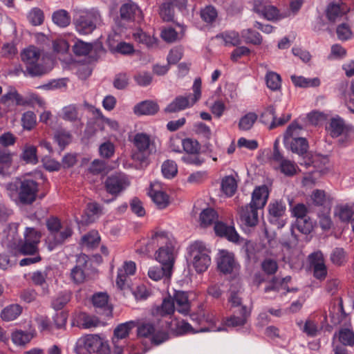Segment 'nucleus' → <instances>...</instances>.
Returning <instances> with one entry per match:
<instances>
[{
    "label": "nucleus",
    "instance_id": "30",
    "mask_svg": "<svg viewBox=\"0 0 354 354\" xmlns=\"http://www.w3.org/2000/svg\"><path fill=\"white\" fill-rule=\"evenodd\" d=\"M284 143L290 145L292 152L299 156L305 154L309 148L308 140L303 137L293 138V139Z\"/></svg>",
    "mask_w": 354,
    "mask_h": 354
},
{
    "label": "nucleus",
    "instance_id": "58",
    "mask_svg": "<svg viewBox=\"0 0 354 354\" xmlns=\"http://www.w3.org/2000/svg\"><path fill=\"white\" fill-rule=\"evenodd\" d=\"M183 150L186 152L185 154L194 153L199 152L201 145L196 140L192 138H185L180 141Z\"/></svg>",
    "mask_w": 354,
    "mask_h": 354
},
{
    "label": "nucleus",
    "instance_id": "45",
    "mask_svg": "<svg viewBox=\"0 0 354 354\" xmlns=\"http://www.w3.org/2000/svg\"><path fill=\"white\" fill-rule=\"evenodd\" d=\"M62 119L71 122H80L78 108L75 104H70L62 109Z\"/></svg>",
    "mask_w": 354,
    "mask_h": 354
},
{
    "label": "nucleus",
    "instance_id": "3",
    "mask_svg": "<svg viewBox=\"0 0 354 354\" xmlns=\"http://www.w3.org/2000/svg\"><path fill=\"white\" fill-rule=\"evenodd\" d=\"M21 58L27 73L30 77L42 76L50 71V68L45 64L44 59L41 57L39 49L33 46L23 50Z\"/></svg>",
    "mask_w": 354,
    "mask_h": 354
},
{
    "label": "nucleus",
    "instance_id": "17",
    "mask_svg": "<svg viewBox=\"0 0 354 354\" xmlns=\"http://www.w3.org/2000/svg\"><path fill=\"white\" fill-rule=\"evenodd\" d=\"M327 129L333 138H337L342 134L348 136L353 132V127L351 125L345 124L344 120L339 116L330 119Z\"/></svg>",
    "mask_w": 354,
    "mask_h": 354
},
{
    "label": "nucleus",
    "instance_id": "15",
    "mask_svg": "<svg viewBox=\"0 0 354 354\" xmlns=\"http://www.w3.org/2000/svg\"><path fill=\"white\" fill-rule=\"evenodd\" d=\"M73 234V230L69 226H64L52 234L48 236L46 243L50 251L62 245Z\"/></svg>",
    "mask_w": 354,
    "mask_h": 354
},
{
    "label": "nucleus",
    "instance_id": "52",
    "mask_svg": "<svg viewBox=\"0 0 354 354\" xmlns=\"http://www.w3.org/2000/svg\"><path fill=\"white\" fill-rule=\"evenodd\" d=\"M172 273L173 271L171 270L169 274H168L167 272H166L165 266H153L151 267L149 269L148 276L151 279L157 281L160 280L163 277H165L167 279H170L172 275Z\"/></svg>",
    "mask_w": 354,
    "mask_h": 354
},
{
    "label": "nucleus",
    "instance_id": "5",
    "mask_svg": "<svg viewBox=\"0 0 354 354\" xmlns=\"http://www.w3.org/2000/svg\"><path fill=\"white\" fill-rule=\"evenodd\" d=\"M201 79L196 78L192 86L193 93H189L185 96H177L165 108V112L176 113L192 107L201 97Z\"/></svg>",
    "mask_w": 354,
    "mask_h": 354
},
{
    "label": "nucleus",
    "instance_id": "11",
    "mask_svg": "<svg viewBox=\"0 0 354 354\" xmlns=\"http://www.w3.org/2000/svg\"><path fill=\"white\" fill-rule=\"evenodd\" d=\"M217 268L223 274H236L240 268L232 252L227 250H220L217 257Z\"/></svg>",
    "mask_w": 354,
    "mask_h": 354
},
{
    "label": "nucleus",
    "instance_id": "38",
    "mask_svg": "<svg viewBox=\"0 0 354 354\" xmlns=\"http://www.w3.org/2000/svg\"><path fill=\"white\" fill-rule=\"evenodd\" d=\"M292 82L295 86L301 88L317 87L320 85V80L318 77L306 78L303 76L292 75Z\"/></svg>",
    "mask_w": 354,
    "mask_h": 354
},
{
    "label": "nucleus",
    "instance_id": "7",
    "mask_svg": "<svg viewBox=\"0 0 354 354\" xmlns=\"http://www.w3.org/2000/svg\"><path fill=\"white\" fill-rule=\"evenodd\" d=\"M209 253L210 250L201 241H196L190 246V254L193 257V266L197 272H205L210 266Z\"/></svg>",
    "mask_w": 354,
    "mask_h": 354
},
{
    "label": "nucleus",
    "instance_id": "16",
    "mask_svg": "<svg viewBox=\"0 0 354 354\" xmlns=\"http://www.w3.org/2000/svg\"><path fill=\"white\" fill-rule=\"evenodd\" d=\"M308 258L313 268L314 277L319 280L324 279L327 275V268L324 262L322 252L321 251L314 252L309 255Z\"/></svg>",
    "mask_w": 354,
    "mask_h": 354
},
{
    "label": "nucleus",
    "instance_id": "43",
    "mask_svg": "<svg viewBox=\"0 0 354 354\" xmlns=\"http://www.w3.org/2000/svg\"><path fill=\"white\" fill-rule=\"evenodd\" d=\"M237 189V182L234 176H225L221 181V189L227 196L234 194Z\"/></svg>",
    "mask_w": 354,
    "mask_h": 354
},
{
    "label": "nucleus",
    "instance_id": "60",
    "mask_svg": "<svg viewBox=\"0 0 354 354\" xmlns=\"http://www.w3.org/2000/svg\"><path fill=\"white\" fill-rule=\"evenodd\" d=\"M330 261L336 266H342L346 262V254L342 248H335L330 254Z\"/></svg>",
    "mask_w": 354,
    "mask_h": 354
},
{
    "label": "nucleus",
    "instance_id": "32",
    "mask_svg": "<svg viewBox=\"0 0 354 354\" xmlns=\"http://www.w3.org/2000/svg\"><path fill=\"white\" fill-rule=\"evenodd\" d=\"M218 215L216 210L212 207L203 209L199 216L200 225L203 227H207L218 222Z\"/></svg>",
    "mask_w": 354,
    "mask_h": 354
},
{
    "label": "nucleus",
    "instance_id": "6",
    "mask_svg": "<svg viewBox=\"0 0 354 354\" xmlns=\"http://www.w3.org/2000/svg\"><path fill=\"white\" fill-rule=\"evenodd\" d=\"M136 326L133 321L119 324L113 331L112 343L113 354H140L138 352H130L128 347L124 346V339L129 336L130 331Z\"/></svg>",
    "mask_w": 354,
    "mask_h": 354
},
{
    "label": "nucleus",
    "instance_id": "62",
    "mask_svg": "<svg viewBox=\"0 0 354 354\" xmlns=\"http://www.w3.org/2000/svg\"><path fill=\"white\" fill-rule=\"evenodd\" d=\"M295 225L297 229L304 234H310L313 228V221L308 216L297 219Z\"/></svg>",
    "mask_w": 354,
    "mask_h": 354
},
{
    "label": "nucleus",
    "instance_id": "13",
    "mask_svg": "<svg viewBox=\"0 0 354 354\" xmlns=\"http://www.w3.org/2000/svg\"><path fill=\"white\" fill-rule=\"evenodd\" d=\"M120 17L126 22H140L143 19L140 7L131 1L123 3L120 8Z\"/></svg>",
    "mask_w": 354,
    "mask_h": 354
},
{
    "label": "nucleus",
    "instance_id": "48",
    "mask_svg": "<svg viewBox=\"0 0 354 354\" xmlns=\"http://www.w3.org/2000/svg\"><path fill=\"white\" fill-rule=\"evenodd\" d=\"M15 249L17 252L23 255H33L38 251V247H36L24 239H20L15 245Z\"/></svg>",
    "mask_w": 354,
    "mask_h": 354
},
{
    "label": "nucleus",
    "instance_id": "59",
    "mask_svg": "<svg viewBox=\"0 0 354 354\" xmlns=\"http://www.w3.org/2000/svg\"><path fill=\"white\" fill-rule=\"evenodd\" d=\"M218 12L212 6H207L201 11V17L207 24H212L216 19Z\"/></svg>",
    "mask_w": 354,
    "mask_h": 354
},
{
    "label": "nucleus",
    "instance_id": "35",
    "mask_svg": "<svg viewBox=\"0 0 354 354\" xmlns=\"http://www.w3.org/2000/svg\"><path fill=\"white\" fill-rule=\"evenodd\" d=\"M175 310H176V307L175 306L174 301L171 297H169L165 298L162 304L156 308L154 314L164 317L172 315Z\"/></svg>",
    "mask_w": 354,
    "mask_h": 354
},
{
    "label": "nucleus",
    "instance_id": "8",
    "mask_svg": "<svg viewBox=\"0 0 354 354\" xmlns=\"http://www.w3.org/2000/svg\"><path fill=\"white\" fill-rule=\"evenodd\" d=\"M268 209L269 223L277 229L283 227L288 219L286 203L283 200L272 201L269 203Z\"/></svg>",
    "mask_w": 354,
    "mask_h": 354
},
{
    "label": "nucleus",
    "instance_id": "61",
    "mask_svg": "<svg viewBox=\"0 0 354 354\" xmlns=\"http://www.w3.org/2000/svg\"><path fill=\"white\" fill-rule=\"evenodd\" d=\"M55 142L61 150H63L71 141V134L64 130L58 131L54 136Z\"/></svg>",
    "mask_w": 354,
    "mask_h": 354
},
{
    "label": "nucleus",
    "instance_id": "51",
    "mask_svg": "<svg viewBox=\"0 0 354 354\" xmlns=\"http://www.w3.org/2000/svg\"><path fill=\"white\" fill-rule=\"evenodd\" d=\"M21 158L26 162L32 165H36L38 162L37 155V147L31 145L24 146Z\"/></svg>",
    "mask_w": 354,
    "mask_h": 354
},
{
    "label": "nucleus",
    "instance_id": "4",
    "mask_svg": "<svg viewBox=\"0 0 354 354\" xmlns=\"http://www.w3.org/2000/svg\"><path fill=\"white\" fill-rule=\"evenodd\" d=\"M76 354H111L106 341L96 334H89L78 339L75 348Z\"/></svg>",
    "mask_w": 354,
    "mask_h": 354
},
{
    "label": "nucleus",
    "instance_id": "28",
    "mask_svg": "<svg viewBox=\"0 0 354 354\" xmlns=\"http://www.w3.org/2000/svg\"><path fill=\"white\" fill-rule=\"evenodd\" d=\"M159 110L157 103L145 100L136 104L133 108V111L136 115H154Z\"/></svg>",
    "mask_w": 354,
    "mask_h": 354
},
{
    "label": "nucleus",
    "instance_id": "56",
    "mask_svg": "<svg viewBox=\"0 0 354 354\" xmlns=\"http://www.w3.org/2000/svg\"><path fill=\"white\" fill-rule=\"evenodd\" d=\"M338 339L343 346H353L354 345V333L348 328H342L339 331Z\"/></svg>",
    "mask_w": 354,
    "mask_h": 354
},
{
    "label": "nucleus",
    "instance_id": "53",
    "mask_svg": "<svg viewBox=\"0 0 354 354\" xmlns=\"http://www.w3.org/2000/svg\"><path fill=\"white\" fill-rule=\"evenodd\" d=\"M71 300V294L68 292L64 291L59 292L56 297H55L52 302V307L59 310L62 309Z\"/></svg>",
    "mask_w": 354,
    "mask_h": 354
},
{
    "label": "nucleus",
    "instance_id": "33",
    "mask_svg": "<svg viewBox=\"0 0 354 354\" xmlns=\"http://www.w3.org/2000/svg\"><path fill=\"white\" fill-rule=\"evenodd\" d=\"M241 33L235 30H226L216 35V38L222 39L225 46H238L241 44Z\"/></svg>",
    "mask_w": 354,
    "mask_h": 354
},
{
    "label": "nucleus",
    "instance_id": "2",
    "mask_svg": "<svg viewBox=\"0 0 354 354\" xmlns=\"http://www.w3.org/2000/svg\"><path fill=\"white\" fill-rule=\"evenodd\" d=\"M7 189L17 193L18 199L24 205L33 203L39 192V183L28 177L17 178L8 183Z\"/></svg>",
    "mask_w": 354,
    "mask_h": 354
},
{
    "label": "nucleus",
    "instance_id": "18",
    "mask_svg": "<svg viewBox=\"0 0 354 354\" xmlns=\"http://www.w3.org/2000/svg\"><path fill=\"white\" fill-rule=\"evenodd\" d=\"M250 313L248 310L245 306H242L233 312V315L226 317L223 320V324L225 326L236 327L243 326L245 324L248 317Z\"/></svg>",
    "mask_w": 354,
    "mask_h": 354
},
{
    "label": "nucleus",
    "instance_id": "64",
    "mask_svg": "<svg viewBox=\"0 0 354 354\" xmlns=\"http://www.w3.org/2000/svg\"><path fill=\"white\" fill-rule=\"evenodd\" d=\"M93 49V45L90 43L84 42L78 40L73 46V53L78 56L86 55Z\"/></svg>",
    "mask_w": 354,
    "mask_h": 354
},
{
    "label": "nucleus",
    "instance_id": "23",
    "mask_svg": "<svg viewBox=\"0 0 354 354\" xmlns=\"http://www.w3.org/2000/svg\"><path fill=\"white\" fill-rule=\"evenodd\" d=\"M311 199L314 205L321 207L322 212L330 213L332 207V198L324 190L315 189L313 192Z\"/></svg>",
    "mask_w": 354,
    "mask_h": 354
},
{
    "label": "nucleus",
    "instance_id": "34",
    "mask_svg": "<svg viewBox=\"0 0 354 354\" xmlns=\"http://www.w3.org/2000/svg\"><path fill=\"white\" fill-rule=\"evenodd\" d=\"M22 307L17 304H13L5 307L1 313V317L5 322L16 319L22 313Z\"/></svg>",
    "mask_w": 354,
    "mask_h": 354
},
{
    "label": "nucleus",
    "instance_id": "9",
    "mask_svg": "<svg viewBox=\"0 0 354 354\" xmlns=\"http://www.w3.org/2000/svg\"><path fill=\"white\" fill-rule=\"evenodd\" d=\"M100 19V15L97 12H82L74 20L75 30L81 35L91 34L96 28Z\"/></svg>",
    "mask_w": 354,
    "mask_h": 354
},
{
    "label": "nucleus",
    "instance_id": "10",
    "mask_svg": "<svg viewBox=\"0 0 354 354\" xmlns=\"http://www.w3.org/2000/svg\"><path fill=\"white\" fill-rule=\"evenodd\" d=\"M138 335L149 338L152 344L160 345L169 339L167 332L156 328L153 324L150 322L142 323L137 329Z\"/></svg>",
    "mask_w": 354,
    "mask_h": 354
},
{
    "label": "nucleus",
    "instance_id": "21",
    "mask_svg": "<svg viewBox=\"0 0 354 354\" xmlns=\"http://www.w3.org/2000/svg\"><path fill=\"white\" fill-rule=\"evenodd\" d=\"M92 304L97 313H102L106 316L111 315L112 308L109 304V295L106 292H97L92 297Z\"/></svg>",
    "mask_w": 354,
    "mask_h": 354
},
{
    "label": "nucleus",
    "instance_id": "36",
    "mask_svg": "<svg viewBox=\"0 0 354 354\" xmlns=\"http://www.w3.org/2000/svg\"><path fill=\"white\" fill-rule=\"evenodd\" d=\"M335 214L342 221H349L354 214V204L345 203L337 205Z\"/></svg>",
    "mask_w": 354,
    "mask_h": 354
},
{
    "label": "nucleus",
    "instance_id": "54",
    "mask_svg": "<svg viewBox=\"0 0 354 354\" xmlns=\"http://www.w3.org/2000/svg\"><path fill=\"white\" fill-rule=\"evenodd\" d=\"M27 18L32 26H39L44 21V14L40 8H33L29 11Z\"/></svg>",
    "mask_w": 354,
    "mask_h": 354
},
{
    "label": "nucleus",
    "instance_id": "24",
    "mask_svg": "<svg viewBox=\"0 0 354 354\" xmlns=\"http://www.w3.org/2000/svg\"><path fill=\"white\" fill-rule=\"evenodd\" d=\"M214 232L220 237H224L234 243L239 241V236L234 226L227 225L223 222H217L214 225Z\"/></svg>",
    "mask_w": 354,
    "mask_h": 354
},
{
    "label": "nucleus",
    "instance_id": "14",
    "mask_svg": "<svg viewBox=\"0 0 354 354\" xmlns=\"http://www.w3.org/2000/svg\"><path fill=\"white\" fill-rule=\"evenodd\" d=\"M133 143L138 152L141 153L143 158L156 151L154 142L152 141L149 136L146 133H139L136 134Z\"/></svg>",
    "mask_w": 354,
    "mask_h": 354
},
{
    "label": "nucleus",
    "instance_id": "42",
    "mask_svg": "<svg viewBox=\"0 0 354 354\" xmlns=\"http://www.w3.org/2000/svg\"><path fill=\"white\" fill-rule=\"evenodd\" d=\"M100 241V236L96 230H91L81 239V245L88 248H96Z\"/></svg>",
    "mask_w": 354,
    "mask_h": 354
},
{
    "label": "nucleus",
    "instance_id": "57",
    "mask_svg": "<svg viewBox=\"0 0 354 354\" xmlns=\"http://www.w3.org/2000/svg\"><path fill=\"white\" fill-rule=\"evenodd\" d=\"M181 160L187 165H192L196 167L202 165L205 161V159L201 156L199 152L185 154L181 157Z\"/></svg>",
    "mask_w": 354,
    "mask_h": 354
},
{
    "label": "nucleus",
    "instance_id": "1",
    "mask_svg": "<svg viewBox=\"0 0 354 354\" xmlns=\"http://www.w3.org/2000/svg\"><path fill=\"white\" fill-rule=\"evenodd\" d=\"M151 242L159 246L155 254L156 259L165 267L166 272L169 274L171 270L173 271L176 259L173 239L165 231H158L152 235Z\"/></svg>",
    "mask_w": 354,
    "mask_h": 354
},
{
    "label": "nucleus",
    "instance_id": "26",
    "mask_svg": "<svg viewBox=\"0 0 354 354\" xmlns=\"http://www.w3.org/2000/svg\"><path fill=\"white\" fill-rule=\"evenodd\" d=\"M178 27L180 28L179 32L171 27L163 29L160 34L162 39L167 43H173L181 39L185 36L187 27L181 24H178Z\"/></svg>",
    "mask_w": 354,
    "mask_h": 354
},
{
    "label": "nucleus",
    "instance_id": "50",
    "mask_svg": "<svg viewBox=\"0 0 354 354\" xmlns=\"http://www.w3.org/2000/svg\"><path fill=\"white\" fill-rule=\"evenodd\" d=\"M150 196L159 209H165L169 203V196L162 191L151 190Z\"/></svg>",
    "mask_w": 354,
    "mask_h": 354
},
{
    "label": "nucleus",
    "instance_id": "25",
    "mask_svg": "<svg viewBox=\"0 0 354 354\" xmlns=\"http://www.w3.org/2000/svg\"><path fill=\"white\" fill-rule=\"evenodd\" d=\"M172 299L174 301L176 310L183 315H187L191 308L187 294L183 291H176Z\"/></svg>",
    "mask_w": 354,
    "mask_h": 354
},
{
    "label": "nucleus",
    "instance_id": "31",
    "mask_svg": "<svg viewBox=\"0 0 354 354\" xmlns=\"http://www.w3.org/2000/svg\"><path fill=\"white\" fill-rule=\"evenodd\" d=\"M346 14V9L342 4L330 3L326 10V17L330 22H335Z\"/></svg>",
    "mask_w": 354,
    "mask_h": 354
},
{
    "label": "nucleus",
    "instance_id": "19",
    "mask_svg": "<svg viewBox=\"0 0 354 354\" xmlns=\"http://www.w3.org/2000/svg\"><path fill=\"white\" fill-rule=\"evenodd\" d=\"M88 257L85 254L80 255L77 259V263L71 271V279L77 284L82 283L86 279L85 269L87 266Z\"/></svg>",
    "mask_w": 354,
    "mask_h": 354
},
{
    "label": "nucleus",
    "instance_id": "37",
    "mask_svg": "<svg viewBox=\"0 0 354 354\" xmlns=\"http://www.w3.org/2000/svg\"><path fill=\"white\" fill-rule=\"evenodd\" d=\"M53 23L60 28H66L70 25L71 18L69 12L64 9L55 11L52 15Z\"/></svg>",
    "mask_w": 354,
    "mask_h": 354
},
{
    "label": "nucleus",
    "instance_id": "29",
    "mask_svg": "<svg viewBox=\"0 0 354 354\" xmlns=\"http://www.w3.org/2000/svg\"><path fill=\"white\" fill-rule=\"evenodd\" d=\"M35 335L36 332L35 330L30 331L17 330L12 332L11 339L14 344L17 346H24L29 343Z\"/></svg>",
    "mask_w": 354,
    "mask_h": 354
},
{
    "label": "nucleus",
    "instance_id": "41",
    "mask_svg": "<svg viewBox=\"0 0 354 354\" xmlns=\"http://www.w3.org/2000/svg\"><path fill=\"white\" fill-rule=\"evenodd\" d=\"M267 87L272 91H277L281 88V77L279 74L274 71H268L265 77Z\"/></svg>",
    "mask_w": 354,
    "mask_h": 354
},
{
    "label": "nucleus",
    "instance_id": "39",
    "mask_svg": "<svg viewBox=\"0 0 354 354\" xmlns=\"http://www.w3.org/2000/svg\"><path fill=\"white\" fill-rule=\"evenodd\" d=\"M241 35L246 44H251L254 46H259L262 44V36L259 32L253 29L248 28L242 30Z\"/></svg>",
    "mask_w": 354,
    "mask_h": 354
},
{
    "label": "nucleus",
    "instance_id": "49",
    "mask_svg": "<svg viewBox=\"0 0 354 354\" xmlns=\"http://www.w3.org/2000/svg\"><path fill=\"white\" fill-rule=\"evenodd\" d=\"M258 119V115L254 112H249L241 117L239 122V128L241 131H249L254 126Z\"/></svg>",
    "mask_w": 354,
    "mask_h": 354
},
{
    "label": "nucleus",
    "instance_id": "63",
    "mask_svg": "<svg viewBox=\"0 0 354 354\" xmlns=\"http://www.w3.org/2000/svg\"><path fill=\"white\" fill-rule=\"evenodd\" d=\"M178 172L177 165L174 161L167 160L162 165V173L167 178H172Z\"/></svg>",
    "mask_w": 354,
    "mask_h": 354
},
{
    "label": "nucleus",
    "instance_id": "46",
    "mask_svg": "<svg viewBox=\"0 0 354 354\" xmlns=\"http://www.w3.org/2000/svg\"><path fill=\"white\" fill-rule=\"evenodd\" d=\"M100 322L97 317L91 316L85 313H82L78 315V324L84 329L95 328L99 325Z\"/></svg>",
    "mask_w": 354,
    "mask_h": 354
},
{
    "label": "nucleus",
    "instance_id": "47",
    "mask_svg": "<svg viewBox=\"0 0 354 354\" xmlns=\"http://www.w3.org/2000/svg\"><path fill=\"white\" fill-rule=\"evenodd\" d=\"M133 36L136 41L145 45L147 48H152L156 45V39L140 29L137 30Z\"/></svg>",
    "mask_w": 354,
    "mask_h": 354
},
{
    "label": "nucleus",
    "instance_id": "27",
    "mask_svg": "<svg viewBox=\"0 0 354 354\" xmlns=\"http://www.w3.org/2000/svg\"><path fill=\"white\" fill-rule=\"evenodd\" d=\"M202 319L203 326L199 328L196 329V333L207 332L209 330L221 331L224 330L223 328H216L217 318L214 312L205 313L203 310Z\"/></svg>",
    "mask_w": 354,
    "mask_h": 354
},
{
    "label": "nucleus",
    "instance_id": "55",
    "mask_svg": "<svg viewBox=\"0 0 354 354\" xmlns=\"http://www.w3.org/2000/svg\"><path fill=\"white\" fill-rule=\"evenodd\" d=\"M160 16L165 21H172L174 18V7L169 1L163 3L160 7Z\"/></svg>",
    "mask_w": 354,
    "mask_h": 354
},
{
    "label": "nucleus",
    "instance_id": "40",
    "mask_svg": "<svg viewBox=\"0 0 354 354\" xmlns=\"http://www.w3.org/2000/svg\"><path fill=\"white\" fill-rule=\"evenodd\" d=\"M277 169L284 176L292 177L297 174L299 167L295 162L286 158L278 165Z\"/></svg>",
    "mask_w": 354,
    "mask_h": 354
},
{
    "label": "nucleus",
    "instance_id": "20",
    "mask_svg": "<svg viewBox=\"0 0 354 354\" xmlns=\"http://www.w3.org/2000/svg\"><path fill=\"white\" fill-rule=\"evenodd\" d=\"M258 209L249 204L243 206L239 210L240 220L242 224L248 227L257 225L259 221Z\"/></svg>",
    "mask_w": 354,
    "mask_h": 354
},
{
    "label": "nucleus",
    "instance_id": "44",
    "mask_svg": "<svg viewBox=\"0 0 354 354\" xmlns=\"http://www.w3.org/2000/svg\"><path fill=\"white\" fill-rule=\"evenodd\" d=\"M303 129V126L299 124L297 120L292 122L284 133L283 142H288L293 138H299Z\"/></svg>",
    "mask_w": 354,
    "mask_h": 354
},
{
    "label": "nucleus",
    "instance_id": "12",
    "mask_svg": "<svg viewBox=\"0 0 354 354\" xmlns=\"http://www.w3.org/2000/svg\"><path fill=\"white\" fill-rule=\"evenodd\" d=\"M105 188L108 193L117 196L126 189L130 183L126 175L115 174L108 176L105 180Z\"/></svg>",
    "mask_w": 354,
    "mask_h": 354
},
{
    "label": "nucleus",
    "instance_id": "22",
    "mask_svg": "<svg viewBox=\"0 0 354 354\" xmlns=\"http://www.w3.org/2000/svg\"><path fill=\"white\" fill-rule=\"evenodd\" d=\"M269 197V191L266 185L257 187L252 194V199L249 205L257 207L258 209H263L267 203Z\"/></svg>",
    "mask_w": 354,
    "mask_h": 354
}]
</instances>
